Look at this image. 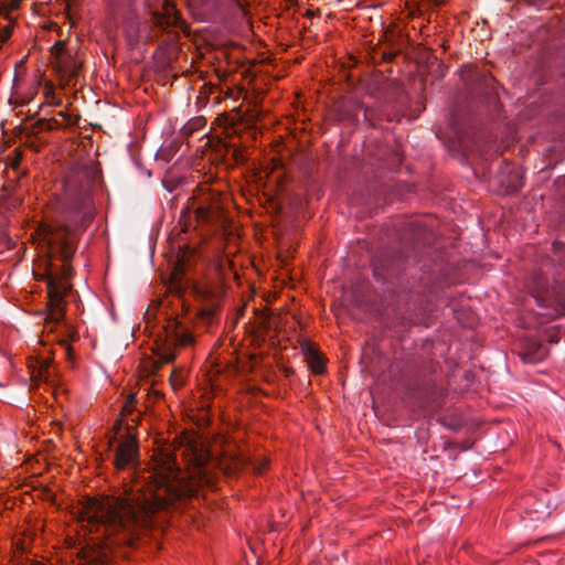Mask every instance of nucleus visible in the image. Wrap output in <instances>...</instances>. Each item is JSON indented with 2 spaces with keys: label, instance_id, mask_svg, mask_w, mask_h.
I'll list each match as a JSON object with an SVG mask.
<instances>
[{
  "label": "nucleus",
  "instance_id": "nucleus-1",
  "mask_svg": "<svg viewBox=\"0 0 565 565\" xmlns=\"http://www.w3.org/2000/svg\"><path fill=\"white\" fill-rule=\"evenodd\" d=\"M246 463L245 457L231 452L213 460L192 434H182L174 445L154 451L150 469L127 484L120 497L92 498L82 503L77 511L82 531L95 534L87 544L113 536H117L116 543L131 544L152 527L157 513L174 499L192 495L200 487H212L214 469L234 476Z\"/></svg>",
  "mask_w": 565,
  "mask_h": 565
},
{
  "label": "nucleus",
  "instance_id": "nucleus-2",
  "mask_svg": "<svg viewBox=\"0 0 565 565\" xmlns=\"http://www.w3.org/2000/svg\"><path fill=\"white\" fill-rule=\"evenodd\" d=\"M36 239L43 258L33 269L34 278L46 280L47 303L44 329L53 331L54 326L63 320L66 294L71 289V260L76 250L77 234L64 225H41L36 230Z\"/></svg>",
  "mask_w": 565,
  "mask_h": 565
},
{
  "label": "nucleus",
  "instance_id": "nucleus-3",
  "mask_svg": "<svg viewBox=\"0 0 565 565\" xmlns=\"http://www.w3.org/2000/svg\"><path fill=\"white\" fill-rule=\"evenodd\" d=\"M193 337L178 319H169L158 333L154 341V353L158 361L169 363L177 356L179 349L192 344Z\"/></svg>",
  "mask_w": 565,
  "mask_h": 565
},
{
  "label": "nucleus",
  "instance_id": "nucleus-4",
  "mask_svg": "<svg viewBox=\"0 0 565 565\" xmlns=\"http://www.w3.org/2000/svg\"><path fill=\"white\" fill-rule=\"evenodd\" d=\"M54 57L53 68L56 72L62 86L75 85L82 61L77 58L76 52L65 45L63 41H57L51 49Z\"/></svg>",
  "mask_w": 565,
  "mask_h": 565
},
{
  "label": "nucleus",
  "instance_id": "nucleus-5",
  "mask_svg": "<svg viewBox=\"0 0 565 565\" xmlns=\"http://www.w3.org/2000/svg\"><path fill=\"white\" fill-rule=\"evenodd\" d=\"M28 367L33 385L38 386L40 383H44L50 388L54 387L55 380L53 377V371L47 356H30L28 360Z\"/></svg>",
  "mask_w": 565,
  "mask_h": 565
},
{
  "label": "nucleus",
  "instance_id": "nucleus-6",
  "mask_svg": "<svg viewBox=\"0 0 565 565\" xmlns=\"http://www.w3.org/2000/svg\"><path fill=\"white\" fill-rule=\"evenodd\" d=\"M541 307L551 308L553 312H546L550 318L565 315V286L553 288L544 296L537 297Z\"/></svg>",
  "mask_w": 565,
  "mask_h": 565
},
{
  "label": "nucleus",
  "instance_id": "nucleus-7",
  "mask_svg": "<svg viewBox=\"0 0 565 565\" xmlns=\"http://www.w3.org/2000/svg\"><path fill=\"white\" fill-rule=\"evenodd\" d=\"M137 440L136 437L128 431L125 439L119 444L115 456V466L117 469H125L131 463L137 456Z\"/></svg>",
  "mask_w": 565,
  "mask_h": 565
},
{
  "label": "nucleus",
  "instance_id": "nucleus-8",
  "mask_svg": "<svg viewBox=\"0 0 565 565\" xmlns=\"http://www.w3.org/2000/svg\"><path fill=\"white\" fill-rule=\"evenodd\" d=\"M23 0H0V15H3L7 21L4 24H0V41H7L13 30V18L11 12L17 10Z\"/></svg>",
  "mask_w": 565,
  "mask_h": 565
},
{
  "label": "nucleus",
  "instance_id": "nucleus-9",
  "mask_svg": "<svg viewBox=\"0 0 565 565\" xmlns=\"http://www.w3.org/2000/svg\"><path fill=\"white\" fill-rule=\"evenodd\" d=\"M135 407V396L130 395L121 409V424L125 425L126 429L130 431L136 427L139 415L137 417H130Z\"/></svg>",
  "mask_w": 565,
  "mask_h": 565
},
{
  "label": "nucleus",
  "instance_id": "nucleus-10",
  "mask_svg": "<svg viewBox=\"0 0 565 565\" xmlns=\"http://www.w3.org/2000/svg\"><path fill=\"white\" fill-rule=\"evenodd\" d=\"M308 364L315 373L319 374L323 372V361L321 356L313 350L308 351Z\"/></svg>",
  "mask_w": 565,
  "mask_h": 565
},
{
  "label": "nucleus",
  "instance_id": "nucleus-11",
  "mask_svg": "<svg viewBox=\"0 0 565 565\" xmlns=\"http://www.w3.org/2000/svg\"><path fill=\"white\" fill-rule=\"evenodd\" d=\"M184 382V374L181 370H173V372L170 375V384L171 386L177 390L179 388Z\"/></svg>",
  "mask_w": 565,
  "mask_h": 565
},
{
  "label": "nucleus",
  "instance_id": "nucleus-12",
  "mask_svg": "<svg viewBox=\"0 0 565 565\" xmlns=\"http://www.w3.org/2000/svg\"><path fill=\"white\" fill-rule=\"evenodd\" d=\"M545 355H546L545 349L540 347L537 354H532L530 352H524L522 358L526 362H537V361L542 360Z\"/></svg>",
  "mask_w": 565,
  "mask_h": 565
},
{
  "label": "nucleus",
  "instance_id": "nucleus-13",
  "mask_svg": "<svg viewBox=\"0 0 565 565\" xmlns=\"http://www.w3.org/2000/svg\"><path fill=\"white\" fill-rule=\"evenodd\" d=\"M170 10L171 9H167V17H159L157 19V23L161 26L163 25H171V24H174L175 21H177V17L175 15H171L170 14Z\"/></svg>",
  "mask_w": 565,
  "mask_h": 565
},
{
  "label": "nucleus",
  "instance_id": "nucleus-14",
  "mask_svg": "<svg viewBox=\"0 0 565 565\" xmlns=\"http://www.w3.org/2000/svg\"><path fill=\"white\" fill-rule=\"evenodd\" d=\"M267 467H268V459H266V458H263L258 462L253 463V469L258 475L263 473Z\"/></svg>",
  "mask_w": 565,
  "mask_h": 565
},
{
  "label": "nucleus",
  "instance_id": "nucleus-15",
  "mask_svg": "<svg viewBox=\"0 0 565 565\" xmlns=\"http://www.w3.org/2000/svg\"><path fill=\"white\" fill-rule=\"evenodd\" d=\"M31 542V537L30 536H24L23 539H18L15 542H14V545H15V548L19 550V551H25L29 543Z\"/></svg>",
  "mask_w": 565,
  "mask_h": 565
},
{
  "label": "nucleus",
  "instance_id": "nucleus-16",
  "mask_svg": "<svg viewBox=\"0 0 565 565\" xmlns=\"http://www.w3.org/2000/svg\"><path fill=\"white\" fill-rule=\"evenodd\" d=\"M196 215L199 218H206L209 216V210L205 207H199L196 210Z\"/></svg>",
  "mask_w": 565,
  "mask_h": 565
},
{
  "label": "nucleus",
  "instance_id": "nucleus-17",
  "mask_svg": "<svg viewBox=\"0 0 565 565\" xmlns=\"http://www.w3.org/2000/svg\"><path fill=\"white\" fill-rule=\"evenodd\" d=\"M54 424L58 427V429H61V427H62V424H61V423L56 422V423H54Z\"/></svg>",
  "mask_w": 565,
  "mask_h": 565
},
{
  "label": "nucleus",
  "instance_id": "nucleus-18",
  "mask_svg": "<svg viewBox=\"0 0 565 565\" xmlns=\"http://www.w3.org/2000/svg\"><path fill=\"white\" fill-rule=\"evenodd\" d=\"M31 565H43L41 562H34Z\"/></svg>",
  "mask_w": 565,
  "mask_h": 565
}]
</instances>
